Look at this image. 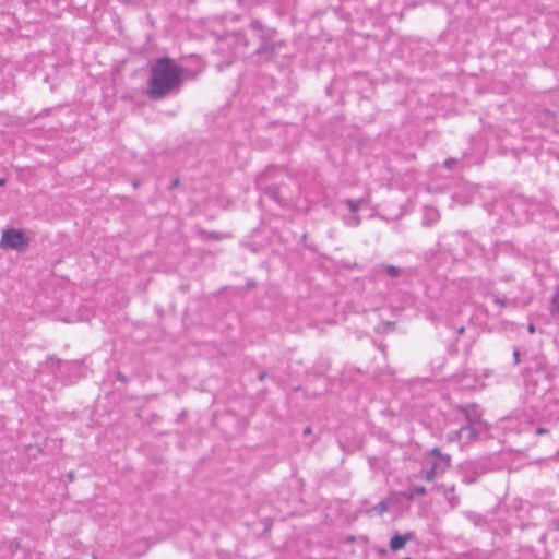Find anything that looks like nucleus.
<instances>
[{
	"label": "nucleus",
	"mask_w": 559,
	"mask_h": 559,
	"mask_svg": "<svg viewBox=\"0 0 559 559\" xmlns=\"http://www.w3.org/2000/svg\"><path fill=\"white\" fill-rule=\"evenodd\" d=\"M185 69L169 57L157 58L151 66L147 96L162 99L178 93L183 82Z\"/></svg>",
	"instance_id": "1"
},
{
	"label": "nucleus",
	"mask_w": 559,
	"mask_h": 559,
	"mask_svg": "<svg viewBox=\"0 0 559 559\" xmlns=\"http://www.w3.org/2000/svg\"><path fill=\"white\" fill-rule=\"evenodd\" d=\"M552 388V379L542 361H535L534 367H527L525 373V399L532 408L534 401L540 400Z\"/></svg>",
	"instance_id": "2"
},
{
	"label": "nucleus",
	"mask_w": 559,
	"mask_h": 559,
	"mask_svg": "<svg viewBox=\"0 0 559 559\" xmlns=\"http://www.w3.org/2000/svg\"><path fill=\"white\" fill-rule=\"evenodd\" d=\"M451 463L452 457L450 454L433 448L425 453L418 477L426 481H432L438 476L443 475L451 467Z\"/></svg>",
	"instance_id": "3"
},
{
	"label": "nucleus",
	"mask_w": 559,
	"mask_h": 559,
	"mask_svg": "<svg viewBox=\"0 0 559 559\" xmlns=\"http://www.w3.org/2000/svg\"><path fill=\"white\" fill-rule=\"evenodd\" d=\"M250 28L257 33L260 39V45L254 50L257 56L263 57L265 60H270L275 55H277L281 48L284 46L283 41L275 40L276 31L272 28L264 29L260 21H252Z\"/></svg>",
	"instance_id": "4"
},
{
	"label": "nucleus",
	"mask_w": 559,
	"mask_h": 559,
	"mask_svg": "<svg viewBox=\"0 0 559 559\" xmlns=\"http://www.w3.org/2000/svg\"><path fill=\"white\" fill-rule=\"evenodd\" d=\"M532 409L548 420H559V390L552 386L545 396L534 401Z\"/></svg>",
	"instance_id": "5"
},
{
	"label": "nucleus",
	"mask_w": 559,
	"mask_h": 559,
	"mask_svg": "<svg viewBox=\"0 0 559 559\" xmlns=\"http://www.w3.org/2000/svg\"><path fill=\"white\" fill-rule=\"evenodd\" d=\"M459 471L465 484H473L479 476L487 473L489 467L486 460L466 461L460 464Z\"/></svg>",
	"instance_id": "6"
},
{
	"label": "nucleus",
	"mask_w": 559,
	"mask_h": 559,
	"mask_svg": "<svg viewBox=\"0 0 559 559\" xmlns=\"http://www.w3.org/2000/svg\"><path fill=\"white\" fill-rule=\"evenodd\" d=\"M27 246L24 234L17 229L4 230L0 240L1 248L21 250Z\"/></svg>",
	"instance_id": "7"
},
{
	"label": "nucleus",
	"mask_w": 559,
	"mask_h": 559,
	"mask_svg": "<svg viewBox=\"0 0 559 559\" xmlns=\"http://www.w3.org/2000/svg\"><path fill=\"white\" fill-rule=\"evenodd\" d=\"M461 411L465 416L466 425L486 428L485 423L481 420V412L477 405H467L461 407Z\"/></svg>",
	"instance_id": "8"
},
{
	"label": "nucleus",
	"mask_w": 559,
	"mask_h": 559,
	"mask_svg": "<svg viewBox=\"0 0 559 559\" xmlns=\"http://www.w3.org/2000/svg\"><path fill=\"white\" fill-rule=\"evenodd\" d=\"M486 428H480L473 425H464L460 428L461 444L467 445L478 439L479 435L483 433Z\"/></svg>",
	"instance_id": "9"
},
{
	"label": "nucleus",
	"mask_w": 559,
	"mask_h": 559,
	"mask_svg": "<svg viewBox=\"0 0 559 559\" xmlns=\"http://www.w3.org/2000/svg\"><path fill=\"white\" fill-rule=\"evenodd\" d=\"M438 489L440 491H442L444 498L447 499V501L449 502L451 508H455V507L459 506L460 497L455 493V486L454 485L447 486L444 484H441V485L438 486Z\"/></svg>",
	"instance_id": "10"
},
{
	"label": "nucleus",
	"mask_w": 559,
	"mask_h": 559,
	"mask_svg": "<svg viewBox=\"0 0 559 559\" xmlns=\"http://www.w3.org/2000/svg\"><path fill=\"white\" fill-rule=\"evenodd\" d=\"M414 537V534L408 532L404 535H399V534H395L391 540H390V548L393 550V551H397L402 548L405 547L406 543L412 540Z\"/></svg>",
	"instance_id": "11"
},
{
	"label": "nucleus",
	"mask_w": 559,
	"mask_h": 559,
	"mask_svg": "<svg viewBox=\"0 0 559 559\" xmlns=\"http://www.w3.org/2000/svg\"><path fill=\"white\" fill-rule=\"evenodd\" d=\"M490 298L500 308H504V307H509V306L510 307H516L518 306L516 299H514V298H507L506 296H502V295H499V294H496V293H491L490 294Z\"/></svg>",
	"instance_id": "12"
},
{
	"label": "nucleus",
	"mask_w": 559,
	"mask_h": 559,
	"mask_svg": "<svg viewBox=\"0 0 559 559\" xmlns=\"http://www.w3.org/2000/svg\"><path fill=\"white\" fill-rule=\"evenodd\" d=\"M426 495V488L424 486L419 485H412L408 487V492L406 493V497L408 499H414L415 497L424 496Z\"/></svg>",
	"instance_id": "13"
},
{
	"label": "nucleus",
	"mask_w": 559,
	"mask_h": 559,
	"mask_svg": "<svg viewBox=\"0 0 559 559\" xmlns=\"http://www.w3.org/2000/svg\"><path fill=\"white\" fill-rule=\"evenodd\" d=\"M380 269L383 270L390 277H399L402 273V270L394 265L382 264Z\"/></svg>",
	"instance_id": "14"
},
{
	"label": "nucleus",
	"mask_w": 559,
	"mask_h": 559,
	"mask_svg": "<svg viewBox=\"0 0 559 559\" xmlns=\"http://www.w3.org/2000/svg\"><path fill=\"white\" fill-rule=\"evenodd\" d=\"M265 194L273 199L275 202L281 203L280 191L277 187L271 186L265 189Z\"/></svg>",
	"instance_id": "15"
},
{
	"label": "nucleus",
	"mask_w": 559,
	"mask_h": 559,
	"mask_svg": "<svg viewBox=\"0 0 559 559\" xmlns=\"http://www.w3.org/2000/svg\"><path fill=\"white\" fill-rule=\"evenodd\" d=\"M344 222L350 227H356L360 224V217L356 213H352L350 215L344 216Z\"/></svg>",
	"instance_id": "16"
},
{
	"label": "nucleus",
	"mask_w": 559,
	"mask_h": 559,
	"mask_svg": "<svg viewBox=\"0 0 559 559\" xmlns=\"http://www.w3.org/2000/svg\"><path fill=\"white\" fill-rule=\"evenodd\" d=\"M361 200L347 199L345 204L349 207L352 213H357L361 206Z\"/></svg>",
	"instance_id": "17"
},
{
	"label": "nucleus",
	"mask_w": 559,
	"mask_h": 559,
	"mask_svg": "<svg viewBox=\"0 0 559 559\" xmlns=\"http://www.w3.org/2000/svg\"><path fill=\"white\" fill-rule=\"evenodd\" d=\"M374 510L379 513V514H383L384 512H386L389 510V503L385 501V500H382L380 501L376 507H374Z\"/></svg>",
	"instance_id": "18"
},
{
	"label": "nucleus",
	"mask_w": 559,
	"mask_h": 559,
	"mask_svg": "<svg viewBox=\"0 0 559 559\" xmlns=\"http://www.w3.org/2000/svg\"><path fill=\"white\" fill-rule=\"evenodd\" d=\"M448 440L451 442H461L460 429L449 432Z\"/></svg>",
	"instance_id": "19"
},
{
	"label": "nucleus",
	"mask_w": 559,
	"mask_h": 559,
	"mask_svg": "<svg viewBox=\"0 0 559 559\" xmlns=\"http://www.w3.org/2000/svg\"><path fill=\"white\" fill-rule=\"evenodd\" d=\"M201 234L206 239L207 238L215 239V240L222 239L221 235L216 231H202Z\"/></svg>",
	"instance_id": "20"
},
{
	"label": "nucleus",
	"mask_w": 559,
	"mask_h": 559,
	"mask_svg": "<svg viewBox=\"0 0 559 559\" xmlns=\"http://www.w3.org/2000/svg\"><path fill=\"white\" fill-rule=\"evenodd\" d=\"M552 310H554V312L559 314V289L556 292V294L552 297Z\"/></svg>",
	"instance_id": "21"
},
{
	"label": "nucleus",
	"mask_w": 559,
	"mask_h": 559,
	"mask_svg": "<svg viewBox=\"0 0 559 559\" xmlns=\"http://www.w3.org/2000/svg\"><path fill=\"white\" fill-rule=\"evenodd\" d=\"M456 164V159L455 158H448L445 159L444 162V166L449 169H451L453 167V165Z\"/></svg>",
	"instance_id": "22"
},
{
	"label": "nucleus",
	"mask_w": 559,
	"mask_h": 559,
	"mask_svg": "<svg viewBox=\"0 0 559 559\" xmlns=\"http://www.w3.org/2000/svg\"><path fill=\"white\" fill-rule=\"evenodd\" d=\"M513 360L515 365L520 364V350L518 348L513 350Z\"/></svg>",
	"instance_id": "23"
},
{
	"label": "nucleus",
	"mask_w": 559,
	"mask_h": 559,
	"mask_svg": "<svg viewBox=\"0 0 559 559\" xmlns=\"http://www.w3.org/2000/svg\"><path fill=\"white\" fill-rule=\"evenodd\" d=\"M310 432H311V428H310V427H306V428L304 429V433H305V435H309Z\"/></svg>",
	"instance_id": "24"
},
{
	"label": "nucleus",
	"mask_w": 559,
	"mask_h": 559,
	"mask_svg": "<svg viewBox=\"0 0 559 559\" xmlns=\"http://www.w3.org/2000/svg\"><path fill=\"white\" fill-rule=\"evenodd\" d=\"M528 331H530L531 333H534V331H535V326H534L533 324H530V326H528Z\"/></svg>",
	"instance_id": "25"
},
{
	"label": "nucleus",
	"mask_w": 559,
	"mask_h": 559,
	"mask_svg": "<svg viewBox=\"0 0 559 559\" xmlns=\"http://www.w3.org/2000/svg\"><path fill=\"white\" fill-rule=\"evenodd\" d=\"M266 377L265 372L260 373L259 379L262 381Z\"/></svg>",
	"instance_id": "26"
},
{
	"label": "nucleus",
	"mask_w": 559,
	"mask_h": 559,
	"mask_svg": "<svg viewBox=\"0 0 559 559\" xmlns=\"http://www.w3.org/2000/svg\"><path fill=\"white\" fill-rule=\"evenodd\" d=\"M178 185V179H176L174 182H173V187H176Z\"/></svg>",
	"instance_id": "27"
},
{
	"label": "nucleus",
	"mask_w": 559,
	"mask_h": 559,
	"mask_svg": "<svg viewBox=\"0 0 559 559\" xmlns=\"http://www.w3.org/2000/svg\"><path fill=\"white\" fill-rule=\"evenodd\" d=\"M4 183V179L0 178V186Z\"/></svg>",
	"instance_id": "28"
},
{
	"label": "nucleus",
	"mask_w": 559,
	"mask_h": 559,
	"mask_svg": "<svg viewBox=\"0 0 559 559\" xmlns=\"http://www.w3.org/2000/svg\"><path fill=\"white\" fill-rule=\"evenodd\" d=\"M463 332H464V328H461V329L459 330V333H460V334H462Z\"/></svg>",
	"instance_id": "29"
}]
</instances>
